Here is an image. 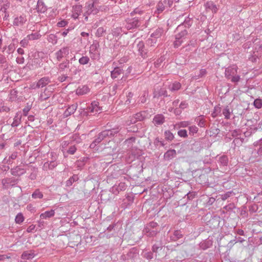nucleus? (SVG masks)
<instances>
[{
	"label": "nucleus",
	"mask_w": 262,
	"mask_h": 262,
	"mask_svg": "<svg viewBox=\"0 0 262 262\" xmlns=\"http://www.w3.org/2000/svg\"><path fill=\"white\" fill-rule=\"evenodd\" d=\"M118 128H113L110 130H105L100 133L94 141L90 144L91 148H97V145L100 143L106 137H112L118 133Z\"/></svg>",
	"instance_id": "nucleus-1"
},
{
	"label": "nucleus",
	"mask_w": 262,
	"mask_h": 262,
	"mask_svg": "<svg viewBox=\"0 0 262 262\" xmlns=\"http://www.w3.org/2000/svg\"><path fill=\"white\" fill-rule=\"evenodd\" d=\"M177 30L179 33L176 35V40L174 42L176 48L179 47L186 39L187 36V31L186 29L183 30L182 26H178Z\"/></svg>",
	"instance_id": "nucleus-2"
},
{
	"label": "nucleus",
	"mask_w": 262,
	"mask_h": 262,
	"mask_svg": "<svg viewBox=\"0 0 262 262\" xmlns=\"http://www.w3.org/2000/svg\"><path fill=\"white\" fill-rule=\"evenodd\" d=\"M86 14L88 15L97 14L100 9L99 3L97 1H90L86 4Z\"/></svg>",
	"instance_id": "nucleus-3"
},
{
	"label": "nucleus",
	"mask_w": 262,
	"mask_h": 262,
	"mask_svg": "<svg viewBox=\"0 0 262 262\" xmlns=\"http://www.w3.org/2000/svg\"><path fill=\"white\" fill-rule=\"evenodd\" d=\"M140 24V21L137 17L128 18L126 20L125 27L127 30H131L139 27Z\"/></svg>",
	"instance_id": "nucleus-4"
},
{
	"label": "nucleus",
	"mask_w": 262,
	"mask_h": 262,
	"mask_svg": "<svg viewBox=\"0 0 262 262\" xmlns=\"http://www.w3.org/2000/svg\"><path fill=\"white\" fill-rule=\"evenodd\" d=\"M99 45L98 43H93L90 47V53L91 55V58L96 59L98 54Z\"/></svg>",
	"instance_id": "nucleus-5"
},
{
	"label": "nucleus",
	"mask_w": 262,
	"mask_h": 262,
	"mask_svg": "<svg viewBox=\"0 0 262 262\" xmlns=\"http://www.w3.org/2000/svg\"><path fill=\"white\" fill-rule=\"evenodd\" d=\"M69 54V49L68 47H64L61 48L60 50L56 53V56L58 61L64 56H67Z\"/></svg>",
	"instance_id": "nucleus-6"
},
{
	"label": "nucleus",
	"mask_w": 262,
	"mask_h": 262,
	"mask_svg": "<svg viewBox=\"0 0 262 262\" xmlns=\"http://www.w3.org/2000/svg\"><path fill=\"white\" fill-rule=\"evenodd\" d=\"M27 21L26 17L24 15H20L14 18L13 24L15 26H21Z\"/></svg>",
	"instance_id": "nucleus-7"
},
{
	"label": "nucleus",
	"mask_w": 262,
	"mask_h": 262,
	"mask_svg": "<svg viewBox=\"0 0 262 262\" xmlns=\"http://www.w3.org/2000/svg\"><path fill=\"white\" fill-rule=\"evenodd\" d=\"M82 11V7L80 5H75L72 8V17L76 19L78 17Z\"/></svg>",
	"instance_id": "nucleus-8"
},
{
	"label": "nucleus",
	"mask_w": 262,
	"mask_h": 262,
	"mask_svg": "<svg viewBox=\"0 0 262 262\" xmlns=\"http://www.w3.org/2000/svg\"><path fill=\"white\" fill-rule=\"evenodd\" d=\"M153 252L156 253V257L164 256V249H163V247L158 246L157 245H154L152 246V248Z\"/></svg>",
	"instance_id": "nucleus-9"
},
{
	"label": "nucleus",
	"mask_w": 262,
	"mask_h": 262,
	"mask_svg": "<svg viewBox=\"0 0 262 262\" xmlns=\"http://www.w3.org/2000/svg\"><path fill=\"white\" fill-rule=\"evenodd\" d=\"M89 110L92 113H97L101 110V107L99 106V102L96 101H93L91 106H89Z\"/></svg>",
	"instance_id": "nucleus-10"
},
{
	"label": "nucleus",
	"mask_w": 262,
	"mask_h": 262,
	"mask_svg": "<svg viewBox=\"0 0 262 262\" xmlns=\"http://www.w3.org/2000/svg\"><path fill=\"white\" fill-rule=\"evenodd\" d=\"M237 73V69L236 67H229L225 70V76L228 79H230L231 77L235 75Z\"/></svg>",
	"instance_id": "nucleus-11"
},
{
	"label": "nucleus",
	"mask_w": 262,
	"mask_h": 262,
	"mask_svg": "<svg viewBox=\"0 0 262 262\" xmlns=\"http://www.w3.org/2000/svg\"><path fill=\"white\" fill-rule=\"evenodd\" d=\"M17 180L14 178H6L2 180V183L5 187L15 185Z\"/></svg>",
	"instance_id": "nucleus-12"
},
{
	"label": "nucleus",
	"mask_w": 262,
	"mask_h": 262,
	"mask_svg": "<svg viewBox=\"0 0 262 262\" xmlns=\"http://www.w3.org/2000/svg\"><path fill=\"white\" fill-rule=\"evenodd\" d=\"M11 174L13 176H21L26 172V170L24 168H23L19 166H16L15 168L11 169Z\"/></svg>",
	"instance_id": "nucleus-13"
},
{
	"label": "nucleus",
	"mask_w": 262,
	"mask_h": 262,
	"mask_svg": "<svg viewBox=\"0 0 262 262\" xmlns=\"http://www.w3.org/2000/svg\"><path fill=\"white\" fill-rule=\"evenodd\" d=\"M207 10H211L212 13H216L217 11L216 6L212 2H208L204 5Z\"/></svg>",
	"instance_id": "nucleus-14"
},
{
	"label": "nucleus",
	"mask_w": 262,
	"mask_h": 262,
	"mask_svg": "<svg viewBox=\"0 0 262 262\" xmlns=\"http://www.w3.org/2000/svg\"><path fill=\"white\" fill-rule=\"evenodd\" d=\"M90 91L89 88L86 85L79 86L76 91V93L78 95H83L86 94Z\"/></svg>",
	"instance_id": "nucleus-15"
},
{
	"label": "nucleus",
	"mask_w": 262,
	"mask_h": 262,
	"mask_svg": "<svg viewBox=\"0 0 262 262\" xmlns=\"http://www.w3.org/2000/svg\"><path fill=\"white\" fill-rule=\"evenodd\" d=\"M77 107V105L76 104H73L70 106L64 112V116L66 117H68L71 114H73L74 113L75 111L76 110Z\"/></svg>",
	"instance_id": "nucleus-16"
},
{
	"label": "nucleus",
	"mask_w": 262,
	"mask_h": 262,
	"mask_svg": "<svg viewBox=\"0 0 262 262\" xmlns=\"http://www.w3.org/2000/svg\"><path fill=\"white\" fill-rule=\"evenodd\" d=\"M50 82V80L49 77H45L41 78L37 82V86L39 88H42L47 85Z\"/></svg>",
	"instance_id": "nucleus-17"
},
{
	"label": "nucleus",
	"mask_w": 262,
	"mask_h": 262,
	"mask_svg": "<svg viewBox=\"0 0 262 262\" xmlns=\"http://www.w3.org/2000/svg\"><path fill=\"white\" fill-rule=\"evenodd\" d=\"M176 156V151L174 149H170L164 154V158L166 160H170Z\"/></svg>",
	"instance_id": "nucleus-18"
},
{
	"label": "nucleus",
	"mask_w": 262,
	"mask_h": 262,
	"mask_svg": "<svg viewBox=\"0 0 262 262\" xmlns=\"http://www.w3.org/2000/svg\"><path fill=\"white\" fill-rule=\"evenodd\" d=\"M55 214V211L54 210H51L50 211H47L44 213H41L40 215V218L42 219H47L48 218L53 216Z\"/></svg>",
	"instance_id": "nucleus-19"
},
{
	"label": "nucleus",
	"mask_w": 262,
	"mask_h": 262,
	"mask_svg": "<svg viewBox=\"0 0 262 262\" xmlns=\"http://www.w3.org/2000/svg\"><path fill=\"white\" fill-rule=\"evenodd\" d=\"M153 122L155 125L162 124L164 122V117L162 115H158L154 117Z\"/></svg>",
	"instance_id": "nucleus-20"
},
{
	"label": "nucleus",
	"mask_w": 262,
	"mask_h": 262,
	"mask_svg": "<svg viewBox=\"0 0 262 262\" xmlns=\"http://www.w3.org/2000/svg\"><path fill=\"white\" fill-rule=\"evenodd\" d=\"M165 8H167L166 5L163 0L159 2L157 6V12L158 14L162 12Z\"/></svg>",
	"instance_id": "nucleus-21"
},
{
	"label": "nucleus",
	"mask_w": 262,
	"mask_h": 262,
	"mask_svg": "<svg viewBox=\"0 0 262 262\" xmlns=\"http://www.w3.org/2000/svg\"><path fill=\"white\" fill-rule=\"evenodd\" d=\"M17 157V152H13L8 158V159L5 158L4 162L7 163L8 164H11L13 162V160H15Z\"/></svg>",
	"instance_id": "nucleus-22"
},
{
	"label": "nucleus",
	"mask_w": 262,
	"mask_h": 262,
	"mask_svg": "<svg viewBox=\"0 0 262 262\" xmlns=\"http://www.w3.org/2000/svg\"><path fill=\"white\" fill-rule=\"evenodd\" d=\"M163 30L161 28L157 29L156 30L154 31L151 35L150 37H154L157 39L160 38L163 33Z\"/></svg>",
	"instance_id": "nucleus-23"
},
{
	"label": "nucleus",
	"mask_w": 262,
	"mask_h": 262,
	"mask_svg": "<svg viewBox=\"0 0 262 262\" xmlns=\"http://www.w3.org/2000/svg\"><path fill=\"white\" fill-rule=\"evenodd\" d=\"M144 118V116L142 113H137L134 118L131 120V123H135L136 121H141Z\"/></svg>",
	"instance_id": "nucleus-24"
},
{
	"label": "nucleus",
	"mask_w": 262,
	"mask_h": 262,
	"mask_svg": "<svg viewBox=\"0 0 262 262\" xmlns=\"http://www.w3.org/2000/svg\"><path fill=\"white\" fill-rule=\"evenodd\" d=\"M30 66H31L30 68L32 69H34L40 67L41 66L40 65V59L39 58H35L33 59Z\"/></svg>",
	"instance_id": "nucleus-25"
},
{
	"label": "nucleus",
	"mask_w": 262,
	"mask_h": 262,
	"mask_svg": "<svg viewBox=\"0 0 262 262\" xmlns=\"http://www.w3.org/2000/svg\"><path fill=\"white\" fill-rule=\"evenodd\" d=\"M43 196V193L38 189H35L32 194V198L34 199H42Z\"/></svg>",
	"instance_id": "nucleus-26"
},
{
	"label": "nucleus",
	"mask_w": 262,
	"mask_h": 262,
	"mask_svg": "<svg viewBox=\"0 0 262 262\" xmlns=\"http://www.w3.org/2000/svg\"><path fill=\"white\" fill-rule=\"evenodd\" d=\"M34 253L31 251L24 252L21 255V257L24 259H32L34 257Z\"/></svg>",
	"instance_id": "nucleus-27"
},
{
	"label": "nucleus",
	"mask_w": 262,
	"mask_h": 262,
	"mask_svg": "<svg viewBox=\"0 0 262 262\" xmlns=\"http://www.w3.org/2000/svg\"><path fill=\"white\" fill-rule=\"evenodd\" d=\"M36 9L38 12L43 13L46 11V7L43 5V3L41 1H38Z\"/></svg>",
	"instance_id": "nucleus-28"
},
{
	"label": "nucleus",
	"mask_w": 262,
	"mask_h": 262,
	"mask_svg": "<svg viewBox=\"0 0 262 262\" xmlns=\"http://www.w3.org/2000/svg\"><path fill=\"white\" fill-rule=\"evenodd\" d=\"M122 73V70L119 68H115L113 71L111 72V76L113 78H117L118 75Z\"/></svg>",
	"instance_id": "nucleus-29"
},
{
	"label": "nucleus",
	"mask_w": 262,
	"mask_h": 262,
	"mask_svg": "<svg viewBox=\"0 0 262 262\" xmlns=\"http://www.w3.org/2000/svg\"><path fill=\"white\" fill-rule=\"evenodd\" d=\"M181 86V85L180 83L176 82L172 83V85H170L169 88L170 91H178V90H179L180 89Z\"/></svg>",
	"instance_id": "nucleus-30"
},
{
	"label": "nucleus",
	"mask_w": 262,
	"mask_h": 262,
	"mask_svg": "<svg viewBox=\"0 0 262 262\" xmlns=\"http://www.w3.org/2000/svg\"><path fill=\"white\" fill-rule=\"evenodd\" d=\"M48 40L52 44H56L57 42V37L54 34H50L48 37Z\"/></svg>",
	"instance_id": "nucleus-31"
},
{
	"label": "nucleus",
	"mask_w": 262,
	"mask_h": 262,
	"mask_svg": "<svg viewBox=\"0 0 262 262\" xmlns=\"http://www.w3.org/2000/svg\"><path fill=\"white\" fill-rule=\"evenodd\" d=\"M24 221V217L22 213H18L15 219V221L17 224H21Z\"/></svg>",
	"instance_id": "nucleus-32"
},
{
	"label": "nucleus",
	"mask_w": 262,
	"mask_h": 262,
	"mask_svg": "<svg viewBox=\"0 0 262 262\" xmlns=\"http://www.w3.org/2000/svg\"><path fill=\"white\" fill-rule=\"evenodd\" d=\"M228 159L227 156H222L219 158V162L223 165H226L228 163Z\"/></svg>",
	"instance_id": "nucleus-33"
},
{
	"label": "nucleus",
	"mask_w": 262,
	"mask_h": 262,
	"mask_svg": "<svg viewBox=\"0 0 262 262\" xmlns=\"http://www.w3.org/2000/svg\"><path fill=\"white\" fill-rule=\"evenodd\" d=\"M164 137L166 140L169 141L172 140L174 138L173 134L169 130H166L164 132Z\"/></svg>",
	"instance_id": "nucleus-34"
},
{
	"label": "nucleus",
	"mask_w": 262,
	"mask_h": 262,
	"mask_svg": "<svg viewBox=\"0 0 262 262\" xmlns=\"http://www.w3.org/2000/svg\"><path fill=\"white\" fill-rule=\"evenodd\" d=\"M40 35L38 33H34L29 34L27 36V38L29 40H32L37 39L39 38Z\"/></svg>",
	"instance_id": "nucleus-35"
},
{
	"label": "nucleus",
	"mask_w": 262,
	"mask_h": 262,
	"mask_svg": "<svg viewBox=\"0 0 262 262\" xmlns=\"http://www.w3.org/2000/svg\"><path fill=\"white\" fill-rule=\"evenodd\" d=\"M90 58L88 56H82L79 59V62L80 64L84 65L89 63Z\"/></svg>",
	"instance_id": "nucleus-36"
},
{
	"label": "nucleus",
	"mask_w": 262,
	"mask_h": 262,
	"mask_svg": "<svg viewBox=\"0 0 262 262\" xmlns=\"http://www.w3.org/2000/svg\"><path fill=\"white\" fill-rule=\"evenodd\" d=\"M20 117L18 116V115L15 116V117L14 118V120L12 123V126L13 127L17 126L20 123Z\"/></svg>",
	"instance_id": "nucleus-37"
},
{
	"label": "nucleus",
	"mask_w": 262,
	"mask_h": 262,
	"mask_svg": "<svg viewBox=\"0 0 262 262\" xmlns=\"http://www.w3.org/2000/svg\"><path fill=\"white\" fill-rule=\"evenodd\" d=\"M223 114L226 119H228L230 118V111L228 106H227L225 108H224V110L223 111Z\"/></svg>",
	"instance_id": "nucleus-38"
},
{
	"label": "nucleus",
	"mask_w": 262,
	"mask_h": 262,
	"mask_svg": "<svg viewBox=\"0 0 262 262\" xmlns=\"http://www.w3.org/2000/svg\"><path fill=\"white\" fill-rule=\"evenodd\" d=\"M157 39L154 37H150L147 40V44L151 47L155 46L157 42Z\"/></svg>",
	"instance_id": "nucleus-39"
},
{
	"label": "nucleus",
	"mask_w": 262,
	"mask_h": 262,
	"mask_svg": "<svg viewBox=\"0 0 262 262\" xmlns=\"http://www.w3.org/2000/svg\"><path fill=\"white\" fill-rule=\"evenodd\" d=\"M254 105L257 108L262 107V100L260 99H256L254 101Z\"/></svg>",
	"instance_id": "nucleus-40"
},
{
	"label": "nucleus",
	"mask_w": 262,
	"mask_h": 262,
	"mask_svg": "<svg viewBox=\"0 0 262 262\" xmlns=\"http://www.w3.org/2000/svg\"><path fill=\"white\" fill-rule=\"evenodd\" d=\"M206 74V71L205 69H201L200 72L198 75H195L193 78L195 79H198L200 77H202L204 76H205Z\"/></svg>",
	"instance_id": "nucleus-41"
},
{
	"label": "nucleus",
	"mask_w": 262,
	"mask_h": 262,
	"mask_svg": "<svg viewBox=\"0 0 262 262\" xmlns=\"http://www.w3.org/2000/svg\"><path fill=\"white\" fill-rule=\"evenodd\" d=\"M72 140L73 141L75 142L76 143H79L81 141V139L77 134L73 135L72 137Z\"/></svg>",
	"instance_id": "nucleus-42"
},
{
	"label": "nucleus",
	"mask_w": 262,
	"mask_h": 262,
	"mask_svg": "<svg viewBox=\"0 0 262 262\" xmlns=\"http://www.w3.org/2000/svg\"><path fill=\"white\" fill-rule=\"evenodd\" d=\"M143 255L148 259H151L153 258V254L151 252L144 251L143 252Z\"/></svg>",
	"instance_id": "nucleus-43"
},
{
	"label": "nucleus",
	"mask_w": 262,
	"mask_h": 262,
	"mask_svg": "<svg viewBox=\"0 0 262 262\" xmlns=\"http://www.w3.org/2000/svg\"><path fill=\"white\" fill-rule=\"evenodd\" d=\"M173 237L172 238V240L176 241L178 239L182 237V234L180 231L177 230L175 231L173 233Z\"/></svg>",
	"instance_id": "nucleus-44"
},
{
	"label": "nucleus",
	"mask_w": 262,
	"mask_h": 262,
	"mask_svg": "<svg viewBox=\"0 0 262 262\" xmlns=\"http://www.w3.org/2000/svg\"><path fill=\"white\" fill-rule=\"evenodd\" d=\"M178 135L181 137L186 138L188 136L186 129H181L178 132Z\"/></svg>",
	"instance_id": "nucleus-45"
},
{
	"label": "nucleus",
	"mask_w": 262,
	"mask_h": 262,
	"mask_svg": "<svg viewBox=\"0 0 262 262\" xmlns=\"http://www.w3.org/2000/svg\"><path fill=\"white\" fill-rule=\"evenodd\" d=\"M68 65H69V61L68 60L60 63L59 65V68L60 70H64L65 69H66L67 68H68Z\"/></svg>",
	"instance_id": "nucleus-46"
},
{
	"label": "nucleus",
	"mask_w": 262,
	"mask_h": 262,
	"mask_svg": "<svg viewBox=\"0 0 262 262\" xmlns=\"http://www.w3.org/2000/svg\"><path fill=\"white\" fill-rule=\"evenodd\" d=\"M10 4L8 2H5L3 6L0 5V11L6 12V10L9 7Z\"/></svg>",
	"instance_id": "nucleus-47"
},
{
	"label": "nucleus",
	"mask_w": 262,
	"mask_h": 262,
	"mask_svg": "<svg viewBox=\"0 0 262 262\" xmlns=\"http://www.w3.org/2000/svg\"><path fill=\"white\" fill-rule=\"evenodd\" d=\"M104 32H105V30H104V28L102 27H100L97 29L96 35L97 36H98V37L101 36H102V35L103 34Z\"/></svg>",
	"instance_id": "nucleus-48"
},
{
	"label": "nucleus",
	"mask_w": 262,
	"mask_h": 262,
	"mask_svg": "<svg viewBox=\"0 0 262 262\" xmlns=\"http://www.w3.org/2000/svg\"><path fill=\"white\" fill-rule=\"evenodd\" d=\"M144 43L143 42H139L137 45V47L138 49L139 52L140 53V54L143 55V49L144 48Z\"/></svg>",
	"instance_id": "nucleus-49"
},
{
	"label": "nucleus",
	"mask_w": 262,
	"mask_h": 262,
	"mask_svg": "<svg viewBox=\"0 0 262 262\" xmlns=\"http://www.w3.org/2000/svg\"><path fill=\"white\" fill-rule=\"evenodd\" d=\"M76 150L77 148L75 145H72L70 147L69 149L67 150V152L69 154L73 155Z\"/></svg>",
	"instance_id": "nucleus-50"
},
{
	"label": "nucleus",
	"mask_w": 262,
	"mask_h": 262,
	"mask_svg": "<svg viewBox=\"0 0 262 262\" xmlns=\"http://www.w3.org/2000/svg\"><path fill=\"white\" fill-rule=\"evenodd\" d=\"M29 43V40H28V38H27V37H25L24 39H23L20 42V45L23 47H26V46H27V45H28Z\"/></svg>",
	"instance_id": "nucleus-51"
},
{
	"label": "nucleus",
	"mask_w": 262,
	"mask_h": 262,
	"mask_svg": "<svg viewBox=\"0 0 262 262\" xmlns=\"http://www.w3.org/2000/svg\"><path fill=\"white\" fill-rule=\"evenodd\" d=\"M239 76L235 74V75L232 76L230 79H231V81L233 82H237L239 80Z\"/></svg>",
	"instance_id": "nucleus-52"
},
{
	"label": "nucleus",
	"mask_w": 262,
	"mask_h": 262,
	"mask_svg": "<svg viewBox=\"0 0 262 262\" xmlns=\"http://www.w3.org/2000/svg\"><path fill=\"white\" fill-rule=\"evenodd\" d=\"M198 130V127L194 125L191 126L189 127V132L190 133L194 134V133H196Z\"/></svg>",
	"instance_id": "nucleus-53"
},
{
	"label": "nucleus",
	"mask_w": 262,
	"mask_h": 262,
	"mask_svg": "<svg viewBox=\"0 0 262 262\" xmlns=\"http://www.w3.org/2000/svg\"><path fill=\"white\" fill-rule=\"evenodd\" d=\"M191 25V20L190 19H185V21L183 22L182 25H181L180 26H182V28H183V26H184L185 27H189Z\"/></svg>",
	"instance_id": "nucleus-54"
},
{
	"label": "nucleus",
	"mask_w": 262,
	"mask_h": 262,
	"mask_svg": "<svg viewBox=\"0 0 262 262\" xmlns=\"http://www.w3.org/2000/svg\"><path fill=\"white\" fill-rule=\"evenodd\" d=\"M196 121L198 122V125L200 127H203L205 125L204 121L203 120L202 117H199L196 119Z\"/></svg>",
	"instance_id": "nucleus-55"
},
{
	"label": "nucleus",
	"mask_w": 262,
	"mask_h": 262,
	"mask_svg": "<svg viewBox=\"0 0 262 262\" xmlns=\"http://www.w3.org/2000/svg\"><path fill=\"white\" fill-rule=\"evenodd\" d=\"M67 24H68V23L67 21L62 20L59 21L57 23V25L59 27H63L66 26Z\"/></svg>",
	"instance_id": "nucleus-56"
},
{
	"label": "nucleus",
	"mask_w": 262,
	"mask_h": 262,
	"mask_svg": "<svg viewBox=\"0 0 262 262\" xmlns=\"http://www.w3.org/2000/svg\"><path fill=\"white\" fill-rule=\"evenodd\" d=\"M58 164L57 161H51L49 163L50 169H52L55 167Z\"/></svg>",
	"instance_id": "nucleus-57"
},
{
	"label": "nucleus",
	"mask_w": 262,
	"mask_h": 262,
	"mask_svg": "<svg viewBox=\"0 0 262 262\" xmlns=\"http://www.w3.org/2000/svg\"><path fill=\"white\" fill-rule=\"evenodd\" d=\"M165 2V4L166 5V7H170L173 4L172 0H163Z\"/></svg>",
	"instance_id": "nucleus-58"
},
{
	"label": "nucleus",
	"mask_w": 262,
	"mask_h": 262,
	"mask_svg": "<svg viewBox=\"0 0 262 262\" xmlns=\"http://www.w3.org/2000/svg\"><path fill=\"white\" fill-rule=\"evenodd\" d=\"M35 225H31L28 227V228L27 229V231L28 232H32L35 230Z\"/></svg>",
	"instance_id": "nucleus-59"
},
{
	"label": "nucleus",
	"mask_w": 262,
	"mask_h": 262,
	"mask_svg": "<svg viewBox=\"0 0 262 262\" xmlns=\"http://www.w3.org/2000/svg\"><path fill=\"white\" fill-rule=\"evenodd\" d=\"M16 61L17 63L22 64L24 62V58L23 57H18L16 58Z\"/></svg>",
	"instance_id": "nucleus-60"
},
{
	"label": "nucleus",
	"mask_w": 262,
	"mask_h": 262,
	"mask_svg": "<svg viewBox=\"0 0 262 262\" xmlns=\"http://www.w3.org/2000/svg\"><path fill=\"white\" fill-rule=\"evenodd\" d=\"M187 103H186L185 102L183 101V102H182L180 105H179V107L180 108H181V110H183L185 108L187 107Z\"/></svg>",
	"instance_id": "nucleus-61"
},
{
	"label": "nucleus",
	"mask_w": 262,
	"mask_h": 262,
	"mask_svg": "<svg viewBox=\"0 0 262 262\" xmlns=\"http://www.w3.org/2000/svg\"><path fill=\"white\" fill-rule=\"evenodd\" d=\"M50 155L51 156V161H57L56 160L57 159V156L56 153L52 152L51 153Z\"/></svg>",
	"instance_id": "nucleus-62"
},
{
	"label": "nucleus",
	"mask_w": 262,
	"mask_h": 262,
	"mask_svg": "<svg viewBox=\"0 0 262 262\" xmlns=\"http://www.w3.org/2000/svg\"><path fill=\"white\" fill-rule=\"evenodd\" d=\"M43 169L46 170H48V169H50L49 162H46L44 163L43 165Z\"/></svg>",
	"instance_id": "nucleus-63"
},
{
	"label": "nucleus",
	"mask_w": 262,
	"mask_h": 262,
	"mask_svg": "<svg viewBox=\"0 0 262 262\" xmlns=\"http://www.w3.org/2000/svg\"><path fill=\"white\" fill-rule=\"evenodd\" d=\"M188 125H189V123L188 122L184 121V122H181L180 123L179 126L182 127H185L187 126Z\"/></svg>",
	"instance_id": "nucleus-64"
}]
</instances>
